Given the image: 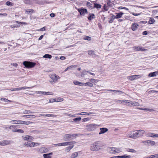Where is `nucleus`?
<instances>
[{"instance_id": "obj_1", "label": "nucleus", "mask_w": 158, "mask_h": 158, "mask_svg": "<svg viewBox=\"0 0 158 158\" xmlns=\"http://www.w3.org/2000/svg\"><path fill=\"white\" fill-rule=\"evenodd\" d=\"M102 145L98 141L95 142L90 145V149L92 151H98L101 150L102 149Z\"/></svg>"}, {"instance_id": "obj_2", "label": "nucleus", "mask_w": 158, "mask_h": 158, "mask_svg": "<svg viewBox=\"0 0 158 158\" xmlns=\"http://www.w3.org/2000/svg\"><path fill=\"white\" fill-rule=\"evenodd\" d=\"M77 135L75 134H66L64 135L63 139L65 141H68L69 139H72L76 138Z\"/></svg>"}, {"instance_id": "obj_3", "label": "nucleus", "mask_w": 158, "mask_h": 158, "mask_svg": "<svg viewBox=\"0 0 158 158\" xmlns=\"http://www.w3.org/2000/svg\"><path fill=\"white\" fill-rule=\"evenodd\" d=\"M50 77L52 79L50 82L52 84H54L55 82L58 81V80L60 78L59 76L56 74H52L50 75Z\"/></svg>"}, {"instance_id": "obj_4", "label": "nucleus", "mask_w": 158, "mask_h": 158, "mask_svg": "<svg viewBox=\"0 0 158 158\" xmlns=\"http://www.w3.org/2000/svg\"><path fill=\"white\" fill-rule=\"evenodd\" d=\"M126 136L127 137L131 138H137V136L136 131L129 132L126 134Z\"/></svg>"}, {"instance_id": "obj_5", "label": "nucleus", "mask_w": 158, "mask_h": 158, "mask_svg": "<svg viewBox=\"0 0 158 158\" xmlns=\"http://www.w3.org/2000/svg\"><path fill=\"white\" fill-rule=\"evenodd\" d=\"M23 64L27 68H31L33 67L36 64L35 63L29 61H24L23 62Z\"/></svg>"}, {"instance_id": "obj_6", "label": "nucleus", "mask_w": 158, "mask_h": 158, "mask_svg": "<svg viewBox=\"0 0 158 158\" xmlns=\"http://www.w3.org/2000/svg\"><path fill=\"white\" fill-rule=\"evenodd\" d=\"M98 126L97 125L95 124H92L86 125V127H87V130L89 131H92L94 130L97 126Z\"/></svg>"}, {"instance_id": "obj_7", "label": "nucleus", "mask_w": 158, "mask_h": 158, "mask_svg": "<svg viewBox=\"0 0 158 158\" xmlns=\"http://www.w3.org/2000/svg\"><path fill=\"white\" fill-rule=\"evenodd\" d=\"M136 131L137 136V138L143 136V135L145 133V131L144 130H136Z\"/></svg>"}, {"instance_id": "obj_8", "label": "nucleus", "mask_w": 158, "mask_h": 158, "mask_svg": "<svg viewBox=\"0 0 158 158\" xmlns=\"http://www.w3.org/2000/svg\"><path fill=\"white\" fill-rule=\"evenodd\" d=\"M19 122V123H15L16 124H26V125H29L30 124L32 123H33V122H31L30 121H23L22 120H19L18 121Z\"/></svg>"}, {"instance_id": "obj_9", "label": "nucleus", "mask_w": 158, "mask_h": 158, "mask_svg": "<svg viewBox=\"0 0 158 158\" xmlns=\"http://www.w3.org/2000/svg\"><path fill=\"white\" fill-rule=\"evenodd\" d=\"M33 142L31 141L26 142L24 143V145L28 147H33L34 145H33Z\"/></svg>"}, {"instance_id": "obj_10", "label": "nucleus", "mask_w": 158, "mask_h": 158, "mask_svg": "<svg viewBox=\"0 0 158 158\" xmlns=\"http://www.w3.org/2000/svg\"><path fill=\"white\" fill-rule=\"evenodd\" d=\"M2 146H5L8 145L13 143L11 141L7 140H4L2 141Z\"/></svg>"}, {"instance_id": "obj_11", "label": "nucleus", "mask_w": 158, "mask_h": 158, "mask_svg": "<svg viewBox=\"0 0 158 158\" xmlns=\"http://www.w3.org/2000/svg\"><path fill=\"white\" fill-rule=\"evenodd\" d=\"M37 150L40 153H43L46 152L47 150V148L45 147H42L40 148H38L37 149Z\"/></svg>"}, {"instance_id": "obj_12", "label": "nucleus", "mask_w": 158, "mask_h": 158, "mask_svg": "<svg viewBox=\"0 0 158 158\" xmlns=\"http://www.w3.org/2000/svg\"><path fill=\"white\" fill-rule=\"evenodd\" d=\"M78 11L81 15H84L85 13H87V10L86 9H82L78 10Z\"/></svg>"}, {"instance_id": "obj_13", "label": "nucleus", "mask_w": 158, "mask_h": 158, "mask_svg": "<svg viewBox=\"0 0 158 158\" xmlns=\"http://www.w3.org/2000/svg\"><path fill=\"white\" fill-rule=\"evenodd\" d=\"M115 102L118 104H122L124 105H126V102H127L126 100H115Z\"/></svg>"}, {"instance_id": "obj_14", "label": "nucleus", "mask_w": 158, "mask_h": 158, "mask_svg": "<svg viewBox=\"0 0 158 158\" xmlns=\"http://www.w3.org/2000/svg\"><path fill=\"white\" fill-rule=\"evenodd\" d=\"M63 98H57L56 99H52V101H51V100H49V102H61L63 101Z\"/></svg>"}, {"instance_id": "obj_15", "label": "nucleus", "mask_w": 158, "mask_h": 158, "mask_svg": "<svg viewBox=\"0 0 158 158\" xmlns=\"http://www.w3.org/2000/svg\"><path fill=\"white\" fill-rule=\"evenodd\" d=\"M61 143V146H66L67 145H72V144H74L75 143V142H65L64 143Z\"/></svg>"}, {"instance_id": "obj_16", "label": "nucleus", "mask_w": 158, "mask_h": 158, "mask_svg": "<svg viewBox=\"0 0 158 158\" xmlns=\"http://www.w3.org/2000/svg\"><path fill=\"white\" fill-rule=\"evenodd\" d=\"M100 131L99 133V135L104 134L107 131L108 129L106 128H102L100 129Z\"/></svg>"}, {"instance_id": "obj_17", "label": "nucleus", "mask_w": 158, "mask_h": 158, "mask_svg": "<svg viewBox=\"0 0 158 158\" xmlns=\"http://www.w3.org/2000/svg\"><path fill=\"white\" fill-rule=\"evenodd\" d=\"M23 139L25 140H32L33 139V138L31 136L26 135L23 138Z\"/></svg>"}, {"instance_id": "obj_18", "label": "nucleus", "mask_w": 158, "mask_h": 158, "mask_svg": "<svg viewBox=\"0 0 158 158\" xmlns=\"http://www.w3.org/2000/svg\"><path fill=\"white\" fill-rule=\"evenodd\" d=\"M117 15L115 16L114 15L115 19H119L121 18L122 16L124 14V13L123 12H120L119 13H115Z\"/></svg>"}, {"instance_id": "obj_19", "label": "nucleus", "mask_w": 158, "mask_h": 158, "mask_svg": "<svg viewBox=\"0 0 158 158\" xmlns=\"http://www.w3.org/2000/svg\"><path fill=\"white\" fill-rule=\"evenodd\" d=\"M115 147H110L108 148L109 152L111 154H115Z\"/></svg>"}, {"instance_id": "obj_20", "label": "nucleus", "mask_w": 158, "mask_h": 158, "mask_svg": "<svg viewBox=\"0 0 158 158\" xmlns=\"http://www.w3.org/2000/svg\"><path fill=\"white\" fill-rule=\"evenodd\" d=\"M17 126L16 125H11L9 127V129L12 130V131L14 132H16V130H17L16 128Z\"/></svg>"}, {"instance_id": "obj_21", "label": "nucleus", "mask_w": 158, "mask_h": 158, "mask_svg": "<svg viewBox=\"0 0 158 158\" xmlns=\"http://www.w3.org/2000/svg\"><path fill=\"white\" fill-rule=\"evenodd\" d=\"M139 25L137 23H133L132 25L131 29L133 31L135 30L138 27Z\"/></svg>"}, {"instance_id": "obj_22", "label": "nucleus", "mask_w": 158, "mask_h": 158, "mask_svg": "<svg viewBox=\"0 0 158 158\" xmlns=\"http://www.w3.org/2000/svg\"><path fill=\"white\" fill-rule=\"evenodd\" d=\"M147 143L149 146L154 145L155 144V142L153 141L148 140H147Z\"/></svg>"}, {"instance_id": "obj_23", "label": "nucleus", "mask_w": 158, "mask_h": 158, "mask_svg": "<svg viewBox=\"0 0 158 158\" xmlns=\"http://www.w3.org/2000/svg\"><path fill=\"white\" fill-rule=\"evenodd\" d=\"M52 154V153L51 152L48 154H43V156L44 158H51V156L50 155Z\"/></svg>"}, {"instance_id": "obj_24", "label": "nucleus", "mask_w": 158, "mask_h": 158, "mask_svg": "<svg viewBox=\"0 0 158 158\" xmlns=\"http://www.w3.org/2000/svg\"><path fill=\"white\" fill-rule=\"evenodd\" d=\"M88 54L89 55L92 56L94 57H95L97 56V55L95 54L94 52L92 50L88 51Z\"/></svg>"}, {"instance_id": "obj_25", "label": "nucleus", "mask_w": 158, "mask_h": 158, "mask_svg": "<svg viewBox=\"0 0 158 158\" xmlns=\"http://www.w3.org/2000/svg\"><path fill=\"white\" fill-rule=\"evenodd\" d=\"M78 155V154L77 152H75L73 153L71 156V158H75L77 157Z\"/></svg>"}, {"instance_id": "obj_26", "label": "nucleus", "mask_w": 158, "mask_h": 158, "mask_svg": "<svg viewBox=\"0 0 158 158\" xmlns=\"http://www.w3.org/2000/svg\"><path fill=\"white\" fill-rule=\"evenodd\" d=\"M88 73H89V71L86 70L82 71L81 74V77H84L85 75H87Z\"/></svg>"}, {"instance_id": "obj_27", "label": "nucleus", "mask_w": 158, "mask_h": 158, "mask_svg": "<svg viewBox=\"0 0 158 158\" xmlns=\"http://www.w3.org/2000/svg\"><path fill=\"white\" fill-rule=\"evenodd\" d=\"M25 11L28 14L32 13L34 12V10L32 9H26L25 10Z\"/></svg>"}, {"instance_id": "obj_28", "label": "nucleus", "mask_w": 158, "mask_h": 158, "mask_svg": "<svg viewBox=\"0 0 158 158\" xmlns=\"http://www.w3.org/2000/svg\"><path fill=\"white\" fill-rule=\"evenodd\" d=\"M74 144H72L71 145V146L68 147L66 148L65 150L67 152H68L69 151H70L72 148L74 147Z\"/></svg>"}, {"instance_id": "obj_29", "label": "nucleus", "mask_w": 158, "mask_h": 158, "mask_svg": "<svg viewBox=\"0 0 158 158\" xmlns=\"http://www.w3.org/2000/svg\"><path fill=\"white\" fill-rule=\"evenodd\" d=\"M132 106H140L138 102H132L131 103Z\"/></svg>"}, {"instance_id": "obj_30", "label": "nucleus", "mask_w": 158, "mask_h": 158, "mask_svg": "<svg viewBox=\"0 0 158 158\" xmlns=\"http://www.w3.org/2000/svg\"><path fill=\"white\" fill-rule=\"evenodd\" d=\"M157 74V72H155L153 73H151L149 74L148 76L150 77H152L155 76H156Z\"/></svg>"}, {"instance_id": "obj_31", "label": "nucleus", "mask_w": 158, "mask_h": 158, "mask_svg": "<svg viewBox=\"0 0 158 158\" xmlns=\"http://www.w3.org/2000/svg\"><path fill=\"white\" fill-rule=\"evenodd\" d=\"M155 22L154 19L152 18H150L148 23V24H152Z\"/></svg>"}, {"instance_id": "obj_32", "label": "nucleus", "mask_w": 158, "mask_h": 158, "mask_svg": "<svg viewBox=\"0 0 158 158\" xmlns=\"http://www.w3.org/2000/svg\"><path fill=\"white\" fill-rule=\"evenodd\" d=\"M101 7V5L99 4L95 3L94 4V8H96L97 9H99Z\"/></svg>"}, {"instance_id": "obj_33", "label": "nucleus", "mask_w": 158, "mask_h": 158, "mask_svg": "<svg viewBox=\"0 0 158 158\" xmlns=\"http://www.w3.org/2000/svg\"><path fill=\"white\" fill-rule=\"evenodd\" d=\"M84 86H88L89 87H93V84L91 82H86L84 83Z\"/></svg>"}, {"instance_id": "obj_34", "label": "nucleus", "mask_w": 158, "mask_h": 158, "mask_svg": "<svg viewBox=\"0 0 158 158\" xmlns=\"http://www.w3.org/2000/svg\"><path fill=\"white\" fill-rule=\"evenodd\" d=\"M126 150L127 152L132 153H135L136 152L135 150L132 149L127 148V149Z\"/></svg>"}, {"instance_id": "obj_35", "label": "nucleus", "mask_w": 158, "mask_h": 158, "mask_svg": "<svg viewBox=\"0 0 158 158\" xmlns=\"http://www.w3.org/2000/svg\"><path fill=\"white\" fill-rule=\"evenodd\" d=\"M43 57L44 58H48L49 59H51L52 57V56L51 55L46 54L43 56Z\"/></svg>"}, {"instance_id": "obj_36", "label": "nucleus", "mask_w": 158, "mask_h": 158, "mask_svg": "<svg viewBox=\"0 0 158 158\" xmlns=\"http://www.w3.org/2000/svg\"><path fill=\"white\" fill-rule=\"evenodd\" d=\"M134 75H132L129 76H128L127 77V79L131 81H133L135 79V78L134 77Z\"/></svg>"}, {"instance_id": "obj_37", "label": "nucleus", "mask_w": 158, "mask_h": 158, "mask_svg": "<svg viewBox=\"0 0 158 158\" xmlns=\"http://www.w3.org/2000/svg\"><path fill=\"white\" fill-rule=\"evenodd\" d=\"M140 46H135L133 47L135 51H139L140 50Z\"/></svg>"}, {"instance_id": "obj_38", "label": "nucleus", "mask_w": 158, "mask_h": 158, "mask_svg": "<svg viewBox=\"0 0 158 158\" xmlns=\"http://www.w3.org/2000/svg\"><path fill=\"white\" fill-rule=\"evenodd\" d=\"M115 19V17H114V15H113L111 16V19L109 21V23H112Z\"/></svg>"}, {"instance_id": "obj_39", "label": "nucleus", "mask_w": 158, "mask_h": 158, "mask_svg": "<svg viewBox=\"0 0 158 158\" xmlns=\"http://www.w3.org/2000/svg\"><path fill=\"white\" fill-rule=\"evenodd\" d=\"M118 157L119 158H130L131 157V156L130 155L119 156V157Z\"/></svg>"}, {"instance_id": "obj_40", "label": "nucleus", "mask_w": 158, "mask_h": 158, "mask_svg": "<svg viewBox=\"0 0 158 158\" xmlns=\"http://www.w3.org/2000/svg\"><path fill=\"white\" fill-rule=\"evenodd\" d=\"M115 153H118L121 152V149L120 148H115Z\"/></svg>"}, {"instance_id": "obj_41", "label": "nucleus", "mask_w": 158, "mask_h": 158, "mask_svg": "<svg viewBox=\"0 0 158 158\" xmlns=\"http://www.w3.org/2000/svg\"><path fill=\"white\" fill-rule=\"evenodd\" d=\"M95 17L94 15V14H91L88 18V19L89 20H91Z\"/></svg>"}, {"instance_id": "obj_42", "label": "nucleus", "mask_w": 158, "mask_h": 158, "mask_svg": "<svg viewBox=\"0 0 158 158\" xmlns=\"http://www.w3.org/2000/svg\"><path fill=\"white\" fill-rule=\"evenodd\" d=\"M127 101L126 102V105H127V104H128V106H132L131 103H132V102L130 100H127Z\"/></svg>"}, {"instance_id": "obj_43", "label": "nucleus", "mask_w": 158, "mask_h": 158, "mask_svg": "<svg viewBox=\"0 0 158 158\" xmlns=\"http://www.w3.org/2000/svg\"><path fill=\"white\" fill-rule=\"evenodd\" d=\"M32 113H33V112H31L30 110H25L23 112V114H27Z\"/></svg>"}, {"instance_id": "obj_44", "label": "nucleus", "mask_w": 158, "mask_h": 158, "mask_svg": "<svg viewBox=\"0 0 158 158\" xmlns=\"http://www.w3.org/2000/svg\"><path fill=\"white\" fill-rule=\"evenodd\" d=\"M107 5L109 7H112V6L113 5V3L111 2L110 1H108L107 2Z\"/></svg>"}, {"instance_id": "obj_45", "label": "nucleus", "mask_w": 158, "mask_h": 158, "mask_svg": "<svg viewBox=\"0 0 158 158\" xmlns=\"http://www.w3.org/2000/svg\"><path fill=\"white\" fill-rule=\"evenodd\" d=\"M83 39H84V40H89V41H90L91 40V37H90L89 36H86L85 37L83 38Z\"/></svg>"}, {"instance_id": "obj_46", "label": "nucleus", "mask_w": 158, "mask_h": 158, "mask_svg": "<svg viewBox=\"0 0 158 158\" xmlns=\"http://www.w3.org/2000/svg\"><path fill=\"white\" fill-rule=\"evenodd\" d=\"M31 87L23 86L22 87H20V89L21 90L22 89H30Z\"/></svg>"}, {"instance_id": "obj_47", "label": "nucleus", "mask_w": 158, "mask_h": 158, "mask_svg": "<svg viewBox=\"0 0 158 158\" xmlns=\"http://www.w3.org/2000/svg\"><path fill=\"white\" fill-rule=\"evenodd\" d=\"M84 114H83V115H89L94 114V113L89 112L87 113L85 112H83Z\"/></svg>"}, {"instance_id": "obj_48", "label": "nucleus", "mask_w": 158, "mask_h": 158, "mask_svg": "<svg viewBox=\"0 0 158 158\" xmlns=\"http://www.w3.org/2000/svg\"><path fill=\"white\" fill-rule=\"evenodd\" d=\"M35 117V116L34 115H27V118H34Z\"/></svg>"}, {"instance_id": "obj_49", "label": "nucleus", "mask_w": 158, "mask_h": 158, "mask_svg": "<svg viewBox=\"0 0 158 158\" xmlns=\"http://www.w3.org/2000/svg\"><path fill=\"white\" fill-rule=\"evenodd\" d=\"M147 50V49H145L144 48L140 46V51H141L142 52H145Z\"/></svg>"}, {"instance_id": "obj_50", "label": "nucleus", "mask_w": 158, "mask_h": 158, "mask_svg": "<svg viewBox=\"0 0 158 158\" xmlns=\"http://www.w3.org/2000/svg\"><path fill=\"white\" fill-rule=\"evenodd\" d=\"M46 116L47 117H56V115L55 114H46Z\"/></svg>"}, {"instance_id": "obj_51", "label": "nucleus", "mask_w": 158, "mask_h": 158, "mask_svg": "<svg viewBox=\"0 0 158 158\" xmlns=\"http://www.w3.org/2000/svg\"><path fill=\"white\" fill-rule=\"evenodd\" d=\"M6 5L8 6H13V3H12L11 2H10L9 1H7L6 2Z\"/></svg>"}, {"instance_id": "obj_52", "label": "nucleus", "mask_w": 158, "mask_h": 158, "mask_svg": "<svg viewBox=\"0 0 158 158\" xmlns=\"http://www.w3.org/2000/svg\"><path fill=\"white\" fill-rule=\"evenodd\" d=\"M151 158H158V154L151 155Z\"/></svg>"}, {"instance_id": "obj_53", "label": "nucleus", "mask_w": 158, "mask_h": 158, "mask_svg": "<svg viewBox=\"0 0 158 158\" xmlns=\"http://www.w3.org/2000/svg\"><path fill=\"white\" fill-rule=\"evenodd\" d=\"M90 82L92 83H96L98 81L97 80H95L93 78L90 79Z\"/></svg>"}, {"instance_id": "obj_54", "label": "nucleus", "mask_w": 158, "mask_h": 158, "mask_svg": "<svg viewBox=\"0 0 158 158\" xmlns=\"http://www.w3.org/2000/svg\"><path fill=\"white\" fill-rule=\"evenodd\" d=\"M81 120V117L77 118H74L73 120L75 121H79Z\"/></svg>"}, {"instance_id": "obj_55", "label": "nucleus", "mask_w": 158, "mask_h": 158, "mask_svg": "<svg viewBox=\"0 0 158 158\" xmlns=\"http://www.w3.org/2000/svg\"><path fill=\"white\" fill-rule=\"evenodd\" d=\"M44 94H47V95H53V94L52 92H44Z\"/></svg>"}, {"instance_id": "obj_56", "label": "nucleus", "mask_w": 158, "mask_h": 158, "mask_svg": "<svg viewBox=\"0 0 158 158\" xmlns=\"http://www.w3.org/2000/svg\"><path fill=\"white\" fill-rule=\"evenodd\" d=\"M134 76L135 77V79H139L142 77L141 76L139 75H134Z\"/></svg>"}, {"instance_id": "obj_57", "label": "nucleus", "mask_w": 158, "mask_h": 158, "mask_svg": "<svg viewBox=\"0 0 158 158\" xmlns=\"http://www.w3.org/2000/svg\"><path fill=\"white\" fill-rule=\"evenodd\" d=\"M65 114L67 116H70V117H76V116H75V115L71 114H69L66 113V114Z\"/></svg>"}, {"instance_id": "obj_58", "label": "nucleus", "mask_w": 158, "mask_h": 158, "mask_svg": "<svg viewBox=\"0 0 158 158\" xmlns=\"http://www.w3.org/2000/svg\"><path fill=\"white\" fill-rule=\"evenodd\" d=\"M16 132H18L19 133H23L24 132V131L20 129H17L16 130Z\"/></svg>"}, {"instance_id": "obj_59", "label": "nucleus", "mask_w": 158, "mask_h": 158, "mask_svg": "<svg viewBox=\"0 0 158 158\" xmlns=\"http://www.w3.org/2000/svg\"><path fill=\"white\" fill-rule=\"evenodd\" d=\"M144 110H145L146 111H149L150 112H151L154 111V110L152 109H149L147 108H144Z\"/></svg>"}, {"instance_id": "obj_60", "label": "nucleus", "mask_w": 158, "mask_h": 158, "mask_svg": "<svg viewBox=\"0 0 158 158\" xmlns=\"http://www.w3.org/2000/svg\"><path fill=\"white\" fill-rule=\"evenodd\" d=\"M154 133H149L148 134V136L154 137Z\"/></svg>"}, {"instance_id": "obj_61", "label": "nucleus", "mask_w": 158, "mask_h": 158, "mask_svg": "<svg viewBox=\"0 0 158 158\" xmlns=\"http://www.w3.org/2000/svg\"><path fill=\"white\" fill-rule=\"evenodd\" d=\"M77 66L76 65H71V66H69L68 67V68H69V69H73V68H75L77 67Z\"/></svg>"}, {"instance_id": "obj_62", "label": "nucleus", "mask_w": 158, "mask_h": 158, "mask_svg": "<svg viewBox=\"0 0 158 158\" xmlns=\"http://www.w3.org/2000/svg\"><path fill=\"white\" fill-rule=\"evenodd\" d=\"M35 93L37 94H44V91H35Z\"/></svg>"}, {"instance_id": "obj_63", "label": "nucleus", "mask_w": 158, "mask_h": 158, "mask_svg": "<svg viewBox=\"0 0 158 158\" xmlns=\"http://www.w3.org/2000/svg\"><path fill=\"white\" fill-rule=\"evenodd\" d=\"M90 119L89 118H84L82 119V121L83 122H85L87 121H89Z\"/></svg>"}, {"instance_id": "obj_64", "label": "nucleus", "mask_w": 158, "mask_h": 158, "mask_svg": "<svg viewBox=\"0 0 158 158\" xmlns=\"http://www.w3.org/2000/svg\"><path fill=\"white\" fill-rule=\"evenodd\" d=\"M119 9H125L126 10H129V9L126 7H123V6H120L118 8Z\"/></svg>"}]
</instances>
